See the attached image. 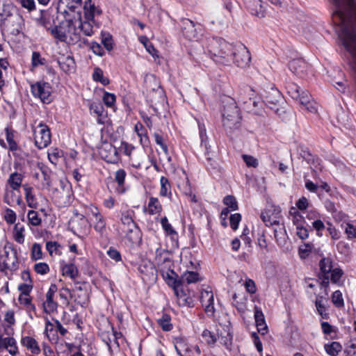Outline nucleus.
I'll return each instance as SVG.
<instances>
[{
    "label": "nucleus",
    "instance_id": "obj_1",
    "mask_svg": "<svg viewBox=\"0 0 356 356\" xmlns=\"http://www.w3.org/2000/svg\"><path fill=\"white\" fill-rule=\"evenodd\" d=\"M206 47L207 54L216 63L229 65L233 62L243 68L251 61L250 51L242 43L232 44L220 38H209L207 39Z\"/></svg>",
    "mask_w": 356,
    "mask_h": 356
},
{
    "label": "nucleus",
    "instance_id": "obj_2",
    "mask_svg": "<svg viewBox=\"0 0 356 356\" xmlns=\"http://www.w3.org/2000/svg\"><path fill=\"white\" fill-rule=\"evenodd\" d=\"M180 262L186 267V272L179 277V307L193 308L195 292L188 289L185 284L195 283L199 280V274L193 270L196 268L197 261L193 258L188 249H183Z\"/></svg>",
    "mask_w": 356,
    "mask_h": 356
},
{
    "label": "nucleus",
    "instance_id": "obj_3",
    "mask_svg": "<svg viewBox=\"0 0 356 356\" xmlns=\"http://www.w3.org/2000/svg\"><path fill=\"white\" fill-rule=\"evenodd\" d=\"M154 262L160 268L161 275L165 283L172 288L175 296L178 298V275L174 270L171 252L161 248L160 243L155 248Z\"/></svg>",
    "mask_w": 356,
    "mask_h": 356
},
{
    "label": "nucleus",
    "instance_id": "obj_4",
    "mask_svg": "<svg viewBox=\"0 0 356 356\" xmlns=\"http://www.w3.org/2000/svg\"><path fill=\"white\" fill-rule=\"evenodd\" d=\"M179 32L181 33L184 38L191 42L188 51V54L194 58H198L202 55L207 54V41L204 43L205 47H203L197 41L199 36L202 34L201 24H195L188 19H182L179 22Z\"/></svg>",
    "mask_w": 356,
    "mask_h": 356
},
{
    "label": "nucleus",
    "instance_id": "obj_5",
    "mask_svg": "<svg viewBox=\"0 0 356 356\" xmlns=\"http://www.w3.org/2000/svg\"><path fill=\"white\" fill-rule=\"evenodd\" d=\"M223 109L222 111V125L228 133L240 127L241 116L235 100L229 97L222 99Z\"/></svg>",
    "mask_w": 356,
    "mask_h": 356
},
{
    "label": "nucleus",
    "instance_id": "obj_6",
    "mask_svg": "<svg viewBox=\"0 0 356 356\" xmlns=\"http://www.w3.org/2000/svg\"><path fill=\"white\" fill-rule=\"evenodd\" d=\"M136 213L132 209H126L120 212V222L127 228L126 237L131 243L136 242L140 237V229L134 218Z\"/></svg>",
    "mask_w": 356,
    "mask_h": 356
},
{
    "label": "nucleus",
    "instance_id": "obj_7",
    "mask_svg": "<svg viewBox=\"0 0 356 356\" xmlns=\"http://www.w3.org/2000/svg\"><path fill=\"white\" fill-rule=\"evenodd\" d=\"M70 230L76 236L83 237L90 232L89 222L86 217L77 210L73 211V216L68 223Z\"/></svg>",
    "mask_w": 356,
    "mask_h": 356
},
{
    "label": "nucleus",
    "instance_id": "obj_8",
    "mask_svg": "<svg viewBox=\"0 0 356 356\" xmlns=\"http://www.w3.org/2000/svg\"><path fill=\"white\" fill-rule=\"evenodd\" d=\"M30 89L32 95L40 99L43 104H50L52 100V86L43 80L30 83Z\"/></svg>",
    "mask_w": 356,
    "mask_h": 356
},
{
    "label": "nucleus",
    "instance_id": "obj_9",
    "mask_svg": "<svg viewBox=\"0 0 356 356\" xmlns=\"http://www.w3.org/2000/svg\"><path fill=\"white\" fill-rule=\"evenodd\" d=\"M35 145L42 149L47 147L51 141V133L49 127L40 122L33 129Z\"/></svg>",
    "mask_w": 356,
    "mask_h": 356
},
{
    "label": "nucleus",
    "instance_id": "obj_10",
    "mask_svg": "<svg viewBox=\"0 0 356 356\" xmlns=\"http://www.w3.org/2000/svg\"><path fill=\"white\" fill-rule=\"evenodd\" d=\"M19 268V261L16 251L12 256H10L8 251H5V254L0 257V271L5 275H8V271L13 275Z\"/></svg>",
    "mask_w": 356,
    "mask_h": 356
},
{
    "label": "nucleus",
    "instance_id": "obj_11",
    "mask_svg": "<svg viewBox=\"0 0 356 356\" xmlns=\"http://www.w3.org/2000/svg\"><path fill=\"white\" fill-rule=\"evenodd\" d=\"M57 291V285L56 284H51L42 303L44 313L51 314L57 311L58 306V303L56 300Z\"/></svg>",
    "mask_w": 356,
    "mask_h": 356
},
{
    "label": "nucleus",
    "instance_id": "obj_12",
    "mask_svg": "<svg viewBox=\"0 0 356 356\" xmlns=\"http://www.w3.org/2000/svg\"><path fill=\"white\" fill-rule=\"evenodd\" d=\"M53 201L60 208L69 207L73 201V192L71 189L61 188L53 192Z\"/></svg>",
    "mask_w": 356,
    "mask_h": 356
},
{
    "label": "nucleus",
    "instance_id": "obj_13",
    "mask_svg": "<svg viewBox=\"0 0 356 356\" xmlns=\"http://www.w3.org/2000/svg\"><path fill=\"white\" fill-rule=\"evenodd\" d=\"M281 209L279 207L271 205L261 213V218L266 226H274L280 222Z\"/></svg>",
    "mask_w": 356,
    "mask_h": 356
},
{
    "label": "nucleus",
    "instance_id": "obj_14",
    "mask_svg": "<svg viewBox=\"0 0 356 356\" xmlns=\"http://www.w3.org/2000/svg\"><path fill=\"white\" fill-rule=\"evenodd\" d=\"M282 101V95L276 88H271L269 91L266 92L263 97V102L271 110L278 114L280 104Z\"/></svg>",
    "mask_w": 356,
    "mask_h": 356
},
{
    "label": "nucleus",
    "instance_id": "obj_15",
    "mask_svg": "<svg viewBox=\"0 0 356 356\" xmlns=\"http://www.w3.org/2000/svg\"><path fill=\"white\" fill-rule=\"evenodd\" d=\"M113 175L112 181L116 184L114 188L115 193L119 195L125 194L129 190V186L126 183L127 172L120 168L114 172Z\"/></svg>",
    "mask_w": 356,
    "mask_h": 356
},
{
    "label": "nucleus",
    "instance_id": "obj_16",
    "mask_svg": "<svg viewBox=\"0 0 356 356\" xmlns=\"http://www.w3.org/2000/svg\"><path fill=\"white\" fill-rule=\"evenodd\" d=\"M99 154L102 159L108 163L115 164L120 160L118 149L111 143H106L100 149Z\"/></svg>",
    "mask_w": 356,
    "mask_h": 356
},
{
    "label": "nucleus",
    "instance_id": "obj_17",
    "mask_svg": "<svg viewBox=\"0 0 356 356\" xmlns=\"http://www.w3.org/2000/svg\"><path fill=\"white\" fill-rule=\"evenodd\" d=\"M138 272L143 280L153 278L156 273V269L154 263L148 260H143L138 268Z\"/></svg>",
    "mask_w": 356,
    "mask_h": 356
},
{
    "label": "nucleus",
    "instance_id": "obj_18",
    "mask_svg": "<svg viewBox=\"0 0 356 356\" xmlns=\"http://www.w3.org/2000/svg\"><path fill=\"white\" fill-rule=\"evenodd\" d=\"M200 301L204 307V311L208 316H212L214 314L213 294L212 291L204 290L201 292Z\"/></svg>",
    "mask_w": 356,
    "mask_h": 356
},
{
    "label": "nucleus",
    "instance_id": "obj_19",
    "mask_svg": "<svg viewBox=\"0 0 356 356\" xmlns=\"http://www.w3.org/2000/svg\"><path fill=\"white\" fill-rule=\"evenodd\" d=\"M20 343L22 346L31 352V355H39L41 353V348L38 341L31 336H22Z\"/></svg>",
    "mask_w": 356,
    "mask_h": 356
},
{
    "label": "nucleus",
    "instance_id": "obj_20",
    "mask_svg": "<svg viewBox=\"0 0 356 356\" xmlns=\"http://www.w3.org/2000/svg\"><path fill=\"white\" fill-rule=\"evenodd\" d=\"M120 151L126 156L129 157V161L132 162L131 165L136 168H141L142 165L140 161H134L132 154L136 151V148L132 145L125 141L121 142L120 147Z\"/></svg>",
    "mask_w": 356,
    "mask_h": 356
},
{
    "label": "nucleus",
    "instance_id": "obj_21",
    "mask_svg": "<svg viewBox=\"0 0 356 356\" xmlns=\"http://www.w3.org/2000/svg\"><path fill=\"white\" fill-rule=\"evenodd\" d=\"M289 69L294 74L303 77L307 72V64L302 59H293L289 63Z\"/></svg>",
    "mask_w": 356,
    "mask_h": 356
},
{
    "label": "nucleus",
    "instance_id": "obj_22",
    "mask_svg": "<svg viewBox=\"0 0 356 356\" xmlns=\"http://www.w3.org/2000/svg\"><path fill=\"white\" fill-rule=\"evenodd\" d=\"M58 63L61 70L65 73H71L76 69V63L72 56H63L58 59Z\"/></svg>",
    "mask_w": 356,
    "mask_h": 356
},
{
    "label": "nucleus",
    "instance_id": "obj_23",
    "mask_svg": "<svg viewBox=\"0 0 356 356\" xmlns=\"http://www.w3.org/2000/svg\"><path fill=\"white\" fill-rule=\"evenodd\" d=\"M254 320L257 331L264 335L268 332V326L265 321L264 315L260 308L254 307Z\"/></svg>",
    "mask_w": 356,
    "mask_h": 356
},
{
    "label": "nucleus",
    "instance_id": "obj_24",
    "mask_svg": "<svg viewBox=\"0 0 356 356\" xmlns=\"http://www.w3.org/2000/svg\"><path fill=\"white\" fill-rule=\"evenodd\" d=\"M274 231V237L275 239L280 246H283L286 244V232L283 223H277V225H274L273 228Z\"/></svg>",
    "mask_w": 356,
    "mask_h": 356
},
{
    "label": "nucleus",
    "instance_id": "obj_25",
    "mask_svg": "<svg viewBox=\"0 0 356 356\" xmlns=\"http://www.w3.org/2000/svg\"><path fill=\"white\" fill-rule=\"evenodd\" d=\"M182 173L184 175V181L182 184V193L184 195L188 197L191 202H197V200L196 198L195 194L193 192V189L191 186V183L186 170H182Z\"/></svg>",
    "mask_w": 356,
    "mask_h": 356
},
{
    "label": "nucleus",
    "instance_id": "obj_26",
    "mask_svg": "<svg viewBox=\"0 0 356 356\" xmlns=\"http://www.w3.org/2000/svg\"><path fill=\"white\" fill-rule=\"evenodd\" d=\"M22 187L24 191L25 199L27 205L30 208L37 209L38 207V202L34 194L33 188L29 186L28 184H24Z\"/></svg>",
    "mask_w": 356,
    "mask_h": 356
},
{
    "label": "nucleus",
    "instance_id": "obj_27",
    "mask_svg": "<svg viewBox=\"0 0 356 356\" xmlns=\"http://www.w3.org/2000/svg\"><path fill=\"white\" fill-rule=\"evenodd\" d=\"M24 175L17 172L11 173L7 180V184L13 191H19V188L23 186L22 181Z\"/></svg>",
    "mask_w": 356,
    "mask_h": 356
},
{
    "label": "nucleus",
    "instance_id": "obj_28",
    "mask_svg": "<svg viewBox=\"0 0 356 356\" xmlns=\"http://www.w3.org/2000/svg\"><path fill=\"white\" fill-rule=\"evenodd\" d=\"M18 301L20 305L26 311L27 313H33L36 314V307L33 303V298L31 296H19Z\"/></svg>",
    "mask_w": 356,
    "mask_h": 356
},
{
    "label": "nucleus",
    "instance_id": "obj_29",
    "mask_svg": "<svg viewBox=\"0 0 356 356\" xmlns=\"http://www.w3.org/2000/svg\"><path fill=\"white\" fill-rule=\"evenodd\" d=\"M145 211L149 215L160 213L162 211V206L157 197H150L147 207H145Z\"/></svg>",
    "mask_w": 356,
    "mask_h": 356
},
{
    "label": "nucleus",
    "instance_id": "obj_30",
    "mask_svg": "<svg viewBox=\"0 0 356 356\" xmlns=\"http://www.w3.org/2000/svg\"><path fill=\"white\" fill-rule=\"evenodd\" d=\"M332 85L339 91L344 92L348 86V81L342 71H338V76H334L332 80Z\"/></svg>",
    "mask_w": 356,
    "mask_h": 356
},
{
    "label": "nucleus",
    "instance_id": "obj_31",
    "mask_svg": "<svg viewBox=\"0 0 356 356\" xmlns=\"http://www.w3.org/2000/svg\"><path fill=\"white\" fill-rule=\"evenodd\" d=\"M7 148L8 152L12 153L15 161H24L28 156L18 143L8 147Z\"/></svg>",
    "mask_w": 356,
    "mask_h": 356
},
{
    "label": "nucleus",
    "instance_id": "obj_32",
    "mask_svg": "<svg viewBox=\"0 0 356 356\" xmlns=\"http://www.w3.org/2000/svg\"><path fill=\"white\" fill-rule=\"evenodd\" d=\"M261 0H252L250 3L255 8H252L251 5H249L251 13L258 17L263 18L266 16V10L261 4Z\"/></svg>",
    "mask_w": 356,
    "mask_h": 356
},
{
    "label": "nucleus",
    "instance_id": "obj_33",
    "mask_svg": "<svg viewBox=\"0 0 356 356\" xmlns=\"http://www.w3.org/2000/svg\"><path fill=\"white\" fill-rule=\"evenodd\" d=\"M327 211L334 214V217L339 220H345L347 216L344 213L337 211L335 204L330 200H326L324 202Z\"/></svg>",
    "mask_w": 356,
    "mask_h": 356
},
{
    "label": "nucleus",
    "instance_id": "obj_34",
    "mask_svg": "<svg viewBox=\"0 0 356 356\" xmlns=\"http://www.w3.org/2000/svg\"><path fill=\"white\" fill-rule=\"evenodd\" d=\"M101 38V42L104 45V47L108 51H112L115 46L113 35L108 32L102 31Z\"/></svg>",
    "mask_w": 356,
    "mask_h": 356
},
{
    "label": "nucleus",
    "instance_id": "obj_35",
    "mask_svg": "<svg viewBox=\"0 0 356 356\" xmlns=\"http://www.w3.org/2000/svg\"><path fill=\"white\" fill-rule=\"evenodd\" d=\"M24 227L19 222L16 223L13 228V238L19 244L24 243Z\"/></svg>",
    "mask_w": 356,
    "mask_h": 356
},
{
    "label": "nucleus",
    "instance_id": "obj_36",
    "mask_svg": "<svg viewBox=\"0 0 356 356\" xmlns=\"http://www.w3.org/2000/svg\"><path fill=\"white\" fill-rule=\"evenodd\" d=\"M63 275L72 279H75L79 275L76 266L74 264H65L62 267Z\"/></svg>",
    "mask_w": 356,
    "mask_h": 356
},
{
    "label": "nucleus",
    "instance_id": "obj_37",
    "mask_svg": "<svg viewBox=\"0 0 356 356\" xmlns=\"http://www.w3.org/2000/svg\"><path fill=\"white\" fill-rule=\"evenodd\" d=\"M56 323H51L48 318L46 319L45 328L44 334L49 339V340L58 339V335L56 334Z\"/></svg>",
    "mask_w": 356,
    "mask_h": 356
},
{
    "label": "nucleus",
    "instance_id": "obj_38",
    "mask_svg": "<svg viewBox=\"0 0 356 356\" xmlns=\"http://www.w3.org/2000/svg\"><path fill=\"white\" fill-rule=\"evenodd\" d=\"M84 15L87 19L92 20L95 17L96 8L92 0L85 1L83 6Z\"/></svg>",
    "mask_w": 356,
    "mask_h": 356
},
{
    "label": "nucleus",
    "instance_id": "obj_39",
    "mask_svg": "<svg viewBox=\"0 0 356 356\" xmlns=\"http://www.w3.org/2000/svg\"><path fill=\"white\" fill-rule=\"evenodd\" d=\"M289 214L291 216L293 224L296 228L305 225V221L304 217L295 208H291Z\"/></svg>",
    "mask_w": 356,
    "mask_h": 356
},
{
    "label": "nucleus",
    "instance_id": "obj_40",
    "mask_svg": "<svg viewBox=\"0 0 356 356\" xmlns=\"http://www.w3.org/2000/svg\"><path fill=\"white\" fill-rule=\"evenodd\" d=\"M92 79L95 81L99 82L103 86H107L110 83L109 79L104 76L103 70L99 67H96L94 70Z\"/></svg>",
    "mask_w": 356,
    "mask_h": 356
},
{
    "label": "nucleus",
    "instance_id": "obj_41",
    "mask_svg": "<svg viewBox=\"0 0 356 356\" xmlns=\"http://www.w3.org/2000/svg\"><path fill=\"white\" fill-rule=\"evenodd\" d=\"M326 353L330 356H337L341 350V345L337 341H333L330 343L325 344L324 346Z\"/></svg>",
    "mask_w": 356,
    "mask_h": 356
},
{
    "label": "nucleus",
    "instance_id": "obj_42",
    "mask_svg": "<svg viewBox=\"0 0 356 356\" xmlns=\"http://www.w3.org/2000/svg\"><path fill=\"white\" fill-rule=\"evenodd\" d=\"M286 89L287 93L294 99H298L301 91L303 90L299 86L293 82L287 83Z\"/></svg>",
    "mask_w": 356,
    "mask_h": 356
},
{
    "label": "nucleus",
    "instance_id": "obj_43",
    "mask_svg": "<svg viewBox=\"0 0 356 356\" xmlns=\"http://www.w3.org/2000/svg\"><path fill=\"white\" fill-rule=\"evenodd\" d=\"M171 317L167 314H163L157 323L163 331L168 332L172 329V325L170 323Z\"/></svg>",
    "mask_w": 356,
    "mask_h": 356
},
{
    "label": "nucleus",
    "instance_id": "obj_44",
    "mask_svg": "<svg viewBox=\"0 0 356 356\" xmlns=\"http://www.w3.org/2000/svg\"><path fill=\"white\" fill-rule=\"evenodd\" d=\"M161 190L160 195L163 197H168L171 198L170 184L168 178L165 177H161Z\"/></svg>",
    "mask_w": 356,
    "mask_h": 356
},
{
    "label": "nucleus",
    "instance_id": "obj_45",
    "mask_svg": "<svg viewBox=\"0 0 356 356\" xmlns=\"http://www.w3.org/2000/svg\"><path fill=\"white\" fill-rule=\"evenodd\" d=\"M104 104L108 108H114L116 103V96L114 93H111L104 90L102 97Z\"/></svg>",
    "mask_w": 356,
    "mask_h": 356
},
{
    "label": "nucleus",
    "instance_id": "obj_46",
    "mask_svg": "<svg viewBox=\"0 0 356 356\" xmlns=\"http://www.w3.org/2000/svg\"><path fill=\"white\" fill-rule=\"evenodd\" d=\"M321 273L329 275L332 270V261L330 258H323L319 262Z\"/></svg>",
    "mask_w": 356,
    "mask_h": 356
},
{
    "label": "nucleus",
    "instance_id": "obj_47",
    "mask_svg": "<svg viewBox=\"0 0 356 356\" xmlns=\"http://www.w3.org/2000/svg\"><path fill=\"white\" fill-rule=\"evenodd\" d=\"M27 218L29 224L32 226H39L42 223V219L38 211L34 210H30L28 212Z\"/></svg>",
    "mask_w": 356,
    "mask_h": 356
},
{
    "label": "nucleus",
    "instance_id": "obj_48",
    "mask_svg": "<svg viewBox=\"0 0 356 356\" xmlns=\"http://www.w3.org/2000/svg\"><path fill=\"white\" fill-rule=\"evenodd\" d=\"M46 58L42 57L39 51H33L31 56V66L33 68L38 67L39 65H44L46 64Z\"/></svg>",
    "mask_w": 356,
    "mask_h": 356
},
{
    "label": "nucleus",
    "instance_id": "obj_49",
    "mask_svg": "<svg viewBox=\"0 0 356 356\" xmlns=\"http://www.w3.org/2000/svg\"><path fill=\"white\" fill-rule=\"evenodd\" d=\"M226 334L223 335L222 332H218V337L220 339V343L227 347V348H229L232 345L233 336L229 331V327L227 326Z\"/></svg>",
    "mask_w": 356,
    "mask_h": 356
},
{
    "label": "nucleus",
    "instance_id": "obj_50",
    "mask_svg": "<svg viewBox=\"0 0 356 356\" xmlns=\"http://www.w3.org/2000/svg\"><path fill=\"white\" fill-rule=\"evenodd\" d=\"M42 258V246L38 243L33 244L31 251V259L32 261H37Z\"/></svg>",
    "mask_w": 356,
    "mask_h": 356
},
{
    "label": "nucleus",
    "instance_id": "obj_51",
    "mask_svg": "<svg viewBox=\"0 0 356 356\" xmlns=\"http://www.w3.org/2000/svg\"><path fill=\"white\" fill-rule=\"evenodd\" d=\"M90 113L92 115L100 114L104 110L103 104L100 102H90L88 104Z\"/></svg>",
    "mask_w": 356,
    "mask_h": 356
},
{
    "label": "nucleus",
    "instance_id": "obj_52",
    "mask_svg": "<svg viewBox=\"0 0 356 356\" xmlns=\"http://www.w3.org/2000/svg\"><path fill=\"white\" fill-rule=\"evenodd\" d=\"M93 229L101 236L105 235L107 231L106 218L102 219L101 221L99 220L98 222H95Z\"/></svg>",
    "mask_w": 356,
    "mask_h": 356
},
{
    "label": "nucleus",
    "instance_id": "obj_53",
    "mask_svg": "<svg viewBox=\"0 0 356 356\" xmlns=\"http://www.w3.org/2000/svg\"><path fill=\"white\" fill-rule=\"evenodd\" d=\"M202 338L207 344L210 346L213 345L217 341L216 335L207 329L202 332Z\"/></svg>",
    "mask_w": 356,
    "mask_h": 356
},
{
    "label": "nucleus",
    "instance_id": "obj_54",
    "mask_svg": "<svg viewBox=\"0 0 356 356\" xmlns=\"http://www.w3.org/2000/svg\"><path fill=\"white\" fill-rule=\"evenodd\" d=\"M51 35L60 42H65L67 40L66 31H63L61 27L55 26L54 28L50 29Z\"/></svg>",
    "mask_w": 356,
    "mask_h": 356
},
{
    "label": "nucleus",
    "instance_id": "obj_55",
    "mask_svg": "<svg viewBox=\"0 0 356 356\" xmlns=\"http://www.w3.org/2000/svg\"><path fill=\"white\" fill-rule=\"evenodd\" d=\"M63 152L58 148L51 149L48 153V158L51 163L56 164L59 159L63 156Z\"/></svg>",
    "mask_w": 356,
    "mask_h": 356
},
{
    "label": "nucleus",
    "instance_id": "obj_56",
    "mask_svg": "<svg viewBox=\"0 0 356 356\" xmlns=\"http://www.w3.org/2000/svg\"><path fill=\"white\" fill-rule=\"evenodd\" d=\"M33 270L37 274L44 275L49 272V266L46 262H39L34 265Z\"/></svg>",
    "mask_w": 356,
    "mask_h": 356
},
{
    "label": "nucleus",
    "instance_id": "obj_57",
    "mask_svg": "<svg viewBox=\"0 0 356 356\" xmlns=\"http://www.w3.org/2000/svg\"><path fill=\"white\" fill-rule=\"evenodd\" d=\"M3 219L8 225L14 224L17 219L15 212L10 208H6L4 211Z\"/></svg>",
    "mask_w": 356,
    "mask_h": 356
},
{
    "label": "nucleus",
    "instance_id": "obj_58",
    "mask_svg": "<svg viewBox=\"0 0 356 356\" xmlns=\"http://www.w3.org/2000/svg\"><path fill=\"white\" fill-rule=\"evenodd\" d=\"M45 11L40 10V16L37 19V22L39 25L44 27L47 30H50L49 26H51V20L49 17L45 15Z\"/></svg>",
    "mask_w": 356,
    "mask_h": 356
},
{
    "label": "nucleus",
    "instance_id": "obj_59",
    "mask_svg": "<svg viewBox=\"0 0 356 356\" xmlns=\"http://www.w3.org/2000/svg\"><path fill=\"white\" fill-rule=\"evenodd\" d=\"M63 14L65 17V22L66 23V26L67 29V32L70 33L72 31H75L76 22L74 21V18L71 17L70 13L67 11H65Z\"/></svg>",
    "mask_w": 356,
    "mask_h": 356
},
{
    "label": "nucleus",
    "instance_id": "obj_60",
    "mask_svg": "<svg viewBox=\"0 0 356 356\" xmlns=\"http://www.w3.org/2000/svg\"><path fill=\"white\" fill-rule=\"evenodd\" d=\"M60 245L57 241H47L46 243V249L49 254L52 256L54 253L60 254Z\"/></svg>",
    "mask_w": 356,
    "mask_h": 356
},
{
    "label": "nucleus",
    "instance_id": "obj_61",
    "mask_svg": "<svg viewBox=\"0 0 356 356\" xmlns=\"http://www.w3.org/2000/svg\"><path fill=\"white\" fill-rule=\"evenodd\" d=\"M5 133L8 147L17 143L15 140V134L16 131L12 127H7L5 129Z\"/></svg>",
    "mask_w": 356,
    "mask_h": 356
},
{
    "label": "nucleus",
    "instance_id": "obj_62",
    "mask_svg": "<svg viewBox=\"0 0 356 356\" xmlns=\"http://www.w3.org/2000/svg\"><path fill=\"white\" fill-rule=\"evenodd\" d=\"M79 17L81 19L80 15ZM79 28L85 35L90 36L93 34V27L89 22H81L80 20L79 21Z\"/></svg>",
    "mask_w": 356,
    "mask_h": 356
},
{
    "label": "nucleus",
    "instance_id": "obj_63",
    "mask_svg": "<svg viewBox=\"0 0 356 356\" xmlns=\"http://www.w3.org/2000/svg\"><path fill=\"white\" fill-rule=\"evenodd\" d=\"M330 280L333 284H339L341 277L343 275V272L341 268H335L331 270Z\"/></svg>",
    "mask_w": 356,
    "mask_h": 356
},
{
    "label": "nucleus",
    "instance_id": "obj_64",
    "mask_svg": "<svg viewBox=\"0 0 356 356\" xmlns=\"http://www.w3.org/2000/svg\"><path fill=\"white\" fill-rule=\"evenodd\" d=\"M299 154L300 156L305 160L308 163L314 161V156L313 155L309 152L308 149L303 146H300L299 148Z\"/></svg>",
    "mask_w": 356,
    "mask_h": 356
}]
</instances>
